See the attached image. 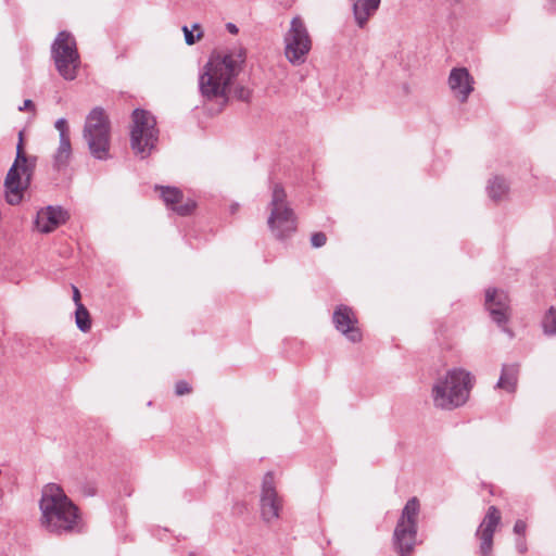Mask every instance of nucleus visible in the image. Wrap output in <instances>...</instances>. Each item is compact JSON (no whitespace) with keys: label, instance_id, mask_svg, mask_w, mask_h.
I'll return each instance as SVG.
<instances>
[{"label":"nucleus","instance_id":"nucleus-1","mask_svg":"<svg viewBox=\"0 0 556 556\" xmlns=\"http://www.w3.org/2000/svg\"><path fill=\"white\" fill-rule=\"evenodd\" d=\"M247 59L245 49L213 51L202 65L198 77L199 92L207 101H228Z\"/></svg>","mask_w":556,"mask_h":556},{"label":"nucleus","instance_id":"nucleus-2","mask_svg":"<svg viewBox=\"0 0 556 556\" xmlns=\"http://www.w3.org/2000/svg\"><path fill=\"white\" fill-rule=\"evenodd\" d=\"M39 509L40 525L50 533L64 534L81 530L79 509L59 484L49 483L42 489Z\"/></svg>","mask_w":556,"mask_h":556},{"label":"nucleus","instance_id":"nucleus-3","mask_svg":"<svg viewBox=\"0 0 556 556\" xmlns=\"http://www.w3.org/2000/svg\"><path fill=\"white\" fill-rule=\"evenodd\" d=\"M473 377L463 368H452L439 376L431 388L433 405L440 409H455L469 399Z\"/></svg>","mask_w":556,"mask_h":556},{"label":"nucleus","instance_id":"nucleus-4","mask_svg":"<svg viewBox=\"0 0 556 556\" xmlns=\"http://www.w3.org/2000/svg\"><path fill=\"white\" fill-rule=\"evenodd\" d=\"M36 157L28 156L24 149V134L18 132L16 156L4 179V198L10 205H17L22 202L24 192L28 189Z\"/></svg>","mask_w":556,"mask_h":556},{"label":"nucleus","instance_id":"nucleus-5","mask_svg":"<svg viewBox=\"0 0 556 556\" xmlns=\"http://www.w3.org/2000/svg\"><path fill=\"white\" fill-rule=\"evenodd\" d=\"M84 137L88 142L91 154L99 159L109 157L110 122L102 109H93L87 116Z\"/></svg>","mask_w":556,"mask_h":556},{"label":"nucleus","instance_id":"nucleus-6","mask_svg":"<svg viewBox=\"0 0 556 556\" xmlns=\"http://www.w3.org/2000/svg\"><path fill=\"white\" fill-rule=\"evenodd\" d=\"M420 504L417 497H412L405 504L395 526L394 545L400 556H408L414 551L417 538V518Z\"/></svg>","mask_w":556,"mask_h":556},{"label":"nucleus","instance_id":"nucleus-7","mask_svg":"<svg viewBox=\"0 0 556 556\" xmlns=\"http://www.w3.org/2000/svg\"><path fill=\"white\" fill-rule=\"evenodd\" d=\"M286 198L285 190L276 185L273 188L269 204L270 214L267 224L273 235L278 239L290 236L296 229V218L292 208L288 205Z\"/></svg>","mask_w":556,"mask_h":556},{"label":"nucleus","instance_id":"nucleus-8","mask_svg":"<svg viewBox=\"0 0 556 556\" xmlns=\"http://www.w3.org/2000/svg\"><path fill=\"white\" fill-rule=\"evenodd\" d=\"M312 37L300 16H294L283 35L285 56L293 65H301L312 49Z\"/></svg>","mask_w":556,"mask_h":556},{"label":"nucleus","instance_id":"nucleus-9","mask_svg":"<svg viewBox=\"0 0 556 556\" xmlns=\"http://www.w3.org/2000/svg\"><path fill=\"white\" fill-rule=\"evenodd\" d=\"M154 117L147 111L135 110L130 130V143L134 152L140 157H147L157 141V129Z\"/></svg>","mask_w":556,"mask_h":556},{"label":"nucleus","instance_id":"nucleus-10","mask_svg":"<svg viewBox=\"0 0 556 556\" xmlns=\"http://www.w3.org/2000/svg\"><path fill=\"white\" fill-rule=\"evenodd\" d=\"M51 53L59 74L66 80L75 79L80 60L74 37L61 31L52 45Z\"/></svg>","mask_w":556,"mask_h":556},{"label":"nucleus","instance_id":"nucleus-11","mask_svg":"<svg viewBox=\"0 0 556 556\" xmlns=\"http://www.w3.org/2000/svg\"><path fill=\"white\" fill-rule=\"evenodd\" d=\"M282 500L276 491V483L271 473H266L262 481L260 496V511L264 522L273 523L280 517Z\"/></svg>","mask_w":556,"mask_h":556},{"label":"nucleus","instance_id":"nucleus-12","mask_svg":"<svg viewBox=\"0 0 556 556\" xmlns=\"http://www.w3.org/2000/svg\"><path fill=\"white\" fill-rule=\"evenodd\" d=\"M501 519L500 510L495 506H490L476 532V536L480 541L481 556H491L493 548V535L501 523Z\"/></svg>","mask_w":556,"mask_h":556},{"label":"nucleus","instance_id":"nucleus-13","mask_svg":"<svg viewBox=\"0 0 556 556\" xmlns=\"http://www.w3.org/2000/svg\"><path fill=\"white\" fill-rule=\"evenodd\" d=\"M333 324L349 341L359 342L362 340V331L358 326V319L352 308L340 305L333 312Z\"/></svg>","mask_w":556,"mask_h":556},{"label":"nucleus","instance_id":"nucleus-14","mask_svg":"<svg viewBox=\"0 0 556 556\" xmlns=\"http://www.w3.org/2000/svg\"><path fill=\"white\" fill-rule=\"evenodd\" d=\"M70 214L61 206H46L37 212L35 229L40 233H50L65 224Z\"/></svg>","mask_w":556,"mask_h":556},{"label":"nucleus","instance_id":"nucleus-15","mask_svg":"<svg viewBox=\"0 0 556 556\" xmlns=\"http://www.w3.org/2000/svg\"><path fill=\"white\" fill-rule=\"evenodd\" d=\"M485 307L492 319L497 324H505L510 315L509 298L506 292L495 288L485 291Z\"/></svg>","mask_w":556,"mask_h":556},{"label":"nucleus","instance_id":"nucleus-16","mask_svg":"<svg viewBox=\"0 0 556 556\" xmlns=\"http://www.w3.org/2000/svg\"><path fill=\"white\" fill-rule=\"evenodd\" d=\"M448 87L454 98L464 103L473 91L475 79L465 67H455L450 72Z\"/></svg>","mask_w":556,"mask_h":556},{"label":"nucleus","instance_id":"nucleus-17","mask_svg":"<svg viewBox=\"0 0 556 556\" xmlns=\"http://www.w3.org/2000/svg\"><path fill=\"white\" fill-rule=\"evenodd\" d=\"M160 190L165 204L179 215H187L193 211L195 203L190 199L184 200L178 189L162 187Z\"/></svg>","mask_w":556,"mask_h":556},{"label":"nucleus","instance_id":"nucleus-18","mask_svg":"<svg viewBox=\"0 0 556 556\" xmlns=\"http://www.w3.org/2000/svg\"><path fill=\"white\" fill-rule=\"evenodd\" d=\"M55 128L60 134V144L55 153V163L60 166L66 164L72 154L70 128L64 118H60L55 122Z\"/></svg>","mask_w":556,"mask_h":556},{"label":"nucleus","instance_id":"nucleus-19","mask_svg":"<svg viewBox=\"0 0 556 556\" xmlns=\"http://www.w3.org/2000/svg\"><path fill=\"white\" fill-rule=\"evenodd\" d=\"M379 4L380 0H356L353 4V14L356 24L359 27H364L378 10Z\"/></svg>","mask_w":556,"mask_h":556},{"label":"nucleus","instance_id":"nucleus-20","mask_svg":"<svg viewBox=\"0 0 556 556\" xmlns=\"http://www.w3.org/2000/svg\"><path fill=\"white\" fill-rule=\"evenodd\" d=\"M486 191L489 198L497 202L507 197L509 187L504 178L494 177L489 181Z\"/></svg>","mask_w":556,"mask_h":556},{"label":"nucleus","instance_id":"nucleus-21","mask_svg":"<svg viewBox=\"0 0 556 556\" xmlns=\"http://www.w3.org/2000/svg\"><path fill=\"white\" fill-rule=\"evenodd\" d=\"M517 383V369L514 366H505L497 383L498 388L508 392L515 391Z\"/></svg>","mask_w":556,"mask_h":556},{"label":"nucleus","instance_id":"nucleus-22","mask_svg":"<svg viewBox=\"0 0 556 556\" xmlns=\"http://www.w3.org/2000/svg\"><path fill=\"white\" fill-rule=\"evenodd\" d=\"M75 323L79 330L88 332L91 328V318L88 309L79 304L75 312Z\"/></svg>","mask_w":556,"mask_h":556},{"label":"nucleus","instance_id":"nucleus-23","mask_svg":"<svg viewBox=\"0 0 556 556\" xmlns=\"http://www.w3.org/2000/svg\"><path fill=\"white\" fill-rule=\"evenodd\" d=\"M527 523L523 520H517L514 525V533L519 538L516 540V548L520 554H525L528 549L526 542Z\"/></svg>","mask_w":556,"mask_h":556},{"label":"nucleus","instance_id":"nucleus-24","mask_svg":"<svg viewBox=\"0 0 556 556\" xmlns=\"http://www.w3.org/2000/svg\"><path fill=\"white\" fill-rule=\"evenodd\" d=\"M542 325L545 334L556 336V309L554 307L546 312Z\"/></svg>","mask_w":556,"mask_h":556},{"label":"nucleus","instance_id":"nucleus-25","mask_svg":"<svg viewBox=\"0 0 556 556\" xmlns=\"http://www.w3.org/2000/svg\"><path fill=\"white\" fill-rule=\"evenodd\" d=\"M182 30L185 34V40H186L187 45H189V46L199 41L203 36V34L200 29V26L198 24H194L192 26V29H189L187 26H184Z\"/></svg>","mask_w":556,"mask_h":556},{"label":"nucleus","instance_id":"nucleus-26","mask_svg":"<svg viewBox=\"0 0 556 556\" xmlns=\"http://www.w3.org/2000/svg\"><path fill=\"white\" fill-rule=\"evenodd\" d=\"M326 241H327L326 235L323 232H316L311 238L312 245L315 248H320V247L325 245Z\"/></svg>","mask_w":556,"mask_h":556},{"label":"nucleus","instance_id":"nucleus-27","mask_svg":"<svg viewBox=\"0 0 556 556\" xmlns=\"http://www.w3.org/2000/svg\"><path fill=\"white\" fill-rule=\"evenodd\" d=\"M189 392H190V387L187 382L179 381L176 384V394L177 395H185V394H188Z\"/></svg>","mask_w":556,"mask_h":556},{"label":"nucleus","instance_id":"nucleus-28","mask_svg":"<svg viewBox=\"0 0 556 556\" xmlns=\"http://www.w3.org/2000/svg\"><path fill=\"white\" fill-rule=\"evenodd\" d=\"M72 289H73V301H74L76 307H78V305L81 304L80 292H79L78 288L75 286H73Z\"/></svg>","mask_w":556,"mask_h":556},{"label":"nucleus","instance_id":"nucleus-29","mask_svg":"<svg viewBox=\"0 0 556 556\" xmlns=\"http://www.w3.org/2000/svg\"><path fill=\"white\" fill-rule=\"evenodd\" d=\"M34 104L30 100H25L23 106L20 108L21 111L26 109H33Z\"/></svg>","mask_w":556,"mask_h":556},{"label":"nucleus","instance_id":"nucleus-30","mask_svg":"<svg viewBox=\"0 0 556 556\" xmlns=\"http://www.w3.org/2000/svg\"><path fill=\"white\" fill-rule=\"evenodd\" d=\"M228 29L231 31V33H237V27L232 24H229L228 25Z\"/></svg>","mask_w":556,"mask_h":556}]
</instances>
